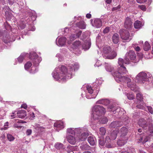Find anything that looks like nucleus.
<instances>
[{
  "mask_svg": "<svg viewBox=\"0 0 153 153\" xmlns=\"http://www.w3.org/2000/svg\"><path fill=\"white\" fill-rule=\"evenodd\" d=\"M92 115L94 119H99L105 112V108L99 105L94 106L92 109Z\"/></svg>",
  "mask_w": 153,
  "mask_h": 153,
  "instance_id": "obj_2",
  "label": "nucleus"
},
{
  "mask_svg": "<svg viewBox=\"0 0 153 153\" xmlns=\"http://www.w3.org/2000/svg\"><path fill=\"white\" fill-rule=\"evenodd\" d=\"M136 98L140 102L143 101V98L142 95L139 93H138L136 94Z\"/></svg>",
  "mask_w": 153,
  "mask_h": 153,
  "instance_id": "obj_40",
  "label": "nucleus"
},
{
  "mask_svg": "<svg viewBox=\"0 0 153 153\" xmlns=\"http://www.w3.org/2000/svg\"><path fill=\"white\" fill-rule=\"evenodd\" d=\"M80 129H75L74 130H73L72 128H68L67 129V133L69 134H72V135L75 134L76 132L79 130Z\"/></svg>",
  "mask_w": 153,
  "mask_h": 153,
  "instance_id": "obj_37",
  "label": "nucleus"
},
{
  "mask_svg": "<svg viewBox=\"0 0 153 153\" xmlns=\"http://www.w3.org/2000/svg\"><path fill=\"white\" fill-rule=\"evenodd\" d=\"M36 72V69L35 67H32L31 68V70L30 71V73L32 74H34Z\"/></svg>",
  "mask_w": 153,
  "mask_h": 153,
  "instance_id": "obj_54",
  "label": "nucleus"
},
{
  "mask_svg": "<svg viewBox=\"0 0 153 153\" xmlns=\"http://www.w3.org/2000/svg\"><path fill=\"white\" fill-rule=\"evenodd\" d=\"M119 33L121 38L123 40L128 42L131 39L128 30L124 29H122L120 30Z\"/></svg>",
  "mask_w": 153,
  "mask_h": 153,
  "instance_id": "obj_6",
  "label": "nucleus"
},
{
  "mask_svg": "<svg viewBox=\"0 0 153 153\" xmlns=\"http://www.w3.org/2000/svg\"><path fill=\"white\" fill-rule=\"evenodd\" d=\"M99 143L100 145L102 146L105 144V142L103 139L102 138H100L99 140Z\"/></svg>",
  "mask_w": 153,
  "mask_h": 153,
  "instance_id": "obj_50",
  "label": "nucleus"
},
{
  "mask_svg": "<svg viewBox=\"0 0 153 153\" xmlns=\"http://www.w3.org/2000/svg\"><path fill=\"white\" fill-rule=\"evenodd\" d=\"M121 8L120 6L119 5L116 7H113L112 8V11L120 9Z\"/></svg>",
  "mask_w": 153,
  "mask_h": 153,
  "instance_id": "obj_57",
  "label": "nucleus"
},
{
  "mask_svg": "<svg viewBox=\"0 0 153 153\" xmlns=\"http://www.w3.org/2000/svg\"><path fill=\"white\" fill-rule=\"evenodd\" d=\"M148 140V137H146L145 138H144L143 140V141L142 143L143 144L145 143L146 142H147Z\"/></svg>",
  "mask_w": 153,
  "mask_h": 153,
  "instance_id": "obj_61",
  "label": "nucleus"
},
{
  "mask_svg": "<svg viewBox=\"0 0 153 153\" xmlns=\"http://www.w3.org/2000/svg\"><path fill=\"white\" fill-rule=\"evenodd\" d=\"M139 126L142 127L144 130H146L149 128L150 132H153V127L149 126L148 123L144 119L141 118L139 119L138 122Z\"/></svg>",
  "mask_w": 153,
  "mask_h": 153,
  "instance_id": "obj_5",
  "label": "nucleus"
},
{
  "mask_svg": "<svg viewBox=\"0 0 153 153\" xmlns=\"http://www.w3.org/2000/svg\"><path fill=\"white\" fill-rule=\"evenodd\" d=\"M128 73L126 68L124 66H120L118 68V71L112 73V75L114 77L116 80L118 82L117 79L119 78L120 75L122 76V74H126Z\"/></svg>",
  "mask_w": 153,
  "mask_h": 153,
  "instance_id": "obj_4",
  "label": "nucleus"
},
{
  "mask_svg": "<svg viewBox=\"0 0 153 153\" xmlns=\"http://www.w3.org/2000/svg\"><path fill=\"white\" fill-rule=\"evenodd\" d=\"M109 31V27H106L103 30V33H108Z\"/></svg>",
  "mask_w": 153,
  "mask_h": 153,
  "instance_id": "obj_53",
  "label": "nucleus"
},
{
  "mask_svg": "<svg viewBox=\"0 0 153 153\" xmlns=\"http://www.w3.org/2000/svg\"><path fill=\"white\" fill-rule=\"evenodd\" d=\"M55 147L57 149L63 150L64 149L63 145L60 143H56Z\"/></svg>",
  "mask_w": 153,
  "mask_h": 153,
  "instance_id": "obj_34",
  "label": "nucleus"
},
{
  "mask_svg": "<svg viewBox=\"0 0 153 153\" xmlns=\"http://www.w3.org/2000/svg\"><path fill=\"white\" fill-rule=\"evenodd\" d=\"M129 57L131 60H133L135 59L136 55L134 51H130L126 53L125 57V64H128L129 63Z\"/></svg>",
  "mask_w": 153,
  "mask_h": 153,
  "instance_id": "obj_8",
  "label": "nucleus"
},
{
  "mask_svg": "<svg viewBox=\"0 0 153 153\" xmlns=\"http://www.w3.org/2000/svg\"><path fill=\"white\" fill-rule=\"evenodd\" d=\"M91 43L89 42H85L82 45V48L85 50H87L89 49L91 46Z\"/></svg>",
  "mask_w": 153,
  "mask_h": 153,
  "instance_id": "obj_33",
  "label": "nucleus"
},
{
  "mask_svg": "<svg viewBox=\"0 0 153 153\" xmlns=\"http://www.w3.org/2000/svg\"><path fill=\"white\" fill-rule=\"evenodd\" d=\"M128 129L125 127H123L121 128L119 131V133L120 134V136L127 137L128 138L127 134L128 133Z\"/></svg>",
  "mask_w": 153,
  "mask_h": 153,
  "instance_id": "obj_14",
  "label": "nucleus"
},
{
  "mask_svg": "<svg viewBox=\"0 0 153 153\" xmlns=\"http://www.w3.org/2000/svg\"><path fill=\"white\" fill-rule=\"evenodd\" d=\"M30 58L33 59V63L35 66H37L42 60L41 58L39 57L38 55L34 52L31 54Z\"/></svg>",
  "mask_w": 153,
  "mask_h": 153,
  "instance_id": "obj_10",
  "label": "nucleus"
},
{
  "mask_svg": "<svg viewBox=\"0 0 153 153\" xmlns=\"http://www.w3.org/2000/svg\"><path fill=\"white\" fill-rule=\"evenodd\" d=\"M110 102V101L107 99H102L98 101L97 102V104H103L105 105H107Z\"/></svg>",
  "mask_w": 153,
  "mask_h": 153,
  "instance_id": "obj_28",
  "label": "nucleus"
},
{
  "mask_svg": "<svg viewBox=\"0 0 153 153\" xmlns=\"http://www.w3.org/2000/svg\"><path fill=\"white\" fill-rule=\"evenodd\" d=\"M25 24H21L20 25V27L21 29H24L25 27Z\"/></svg>",
  "mask_w": 153,
  "mask_h": 153,
  "instance_id": "obj_59",
  "label": "nucleus"
},
{
  "mask_svg": "<svg viewBox=\"0 0 153 153\" xmlns=\"http://www.w3.org/2000/svg\"><path fill=\"white\" fill-rule=\"evenodd\" d=\"M117 55V52L115 51H113L111 52L110 55L107 56L104 55L103 57L105 59H113Z\"/></svg>",
  "mask_w": 153,
  "mask_h": 153,
  "instance_id": "obj_18",
  "label": "nucleus"
},
{
  "mask_svg": "<svg viewBox=\"0 0 153 153\" xmlns=\"http://www.w3.org/2000/svg\"><path fill=\"white\" fill-rule=\"evenodd\" d=\"M111 51L110 47L108 46H104L103 48L102 52L103 54H108Z\"/></svg>",
  "mask_w": 153,
  "mask_h": 153,
  "instance_id": "obj_22",
  "label": "nucleus"
},
{
  "mask_svg": "<svg viewBox=\"0 0 153 153\" xmlns=\"http://www.w3.org/2000/svg\"><path fill=\"white\" fill-rule=\"evenodd\" d=\"M36 128L37 130H38V131H42L44 130V128L42 127H40V126L39 125H38Z\"/></svg>",
  "mask_w": 153,
  "mask_h": 153,
  "instance_id": "obj_52",
  "label": "nucleus"
},
{
  "mask_svg": "<svg viewBox=\"0 0 153 153\" xmlns=\"http://www.w3.org/2000/svg\"><path fill=\"white\" fill-rule=\"evenodd\" d=\"M27 107V106L26 104H24L22 105L21 107L25 109H26Z\"/></svg>",
  "mask_w": 153,
  "mask_h": 153,
  "instance_id": "obj_63",
  "label": "nucleus"
},
{
  "mask_svg": "<svg viewBox=\"0 0 153 153\" xmlns=\"http://www.w3.org/2000/svg\"><path fill=\"white\" fill-rule=\"evenodd\" d=\"M146 106V104L142 101L137 104V105L135 106V107L137 108L143 110H144L145 107Z\"/></svg>",
  "mask_w": 153,
  "mask_h": 153,
  "instance_id": "obj_24",
  "label": "nucleus"
},
{
  "mask_svg": "<svg viewBox=\"0 0 153 153\" xmlns=\"http://www.w3.org/2000/svg\"><path fill=\"white\" fill-rule=\"evenodd\" d=\"M32 65V64L30 62H28L25 65V68L26 70H27L29 68L31 67Z\"/></svg>",
  "mask_w": 153,
  "mask_h": 153,
  "instance_id": "obj_43",
  "label": "nucleus"
},
{
  "mask_svg": "<svg viewBox=\"0 0 153 153\" xmlns=\"http://www.w3.org/2000/svg\"><path fill=\"white\" fill-rule=\"evenodd\" d=\"M81 45V42L79 41H76L72 44V48L75 49L78 48Z\"/></svg>",
  "mask_w": 153,
  "mask_h": 153,
  "instance_id": "obj_36",
  "label": "nucleus"
},
{
  "mask_svg": "<svg viewBox=\"0 0 153 153\" xmlns=\"http://www.w3.org/2000/svg\"><path fill=\"white\" fill-rule=\"evenodd\" d=\"M108 119L106 117H103L99 120L100 122L102 124H105L108 121Z\"/></svg>",
  "mask_w": 153,
  "mask_h": 153,
  "instance_id": "obj_39",
  "label": "nucleus"
},
{
  "mask_svg": "<svg viewBox=\"0 0 153 153\" xmlns=\"http://www.w3.org/2000/svg\"><path fill=\"white\" fill-rule=\"evenodd\" d=\"M77 38L75 34H72L71 35L70 37V41H72Z\"/></svg>",
  "mask_w": 153,
  "mask_h": 153,
  "instance_id": "obj_48",
  "label": "nucleus"
},
{
  "mask_svg": "<svg viewBox=\"0 0 153 153\" xmlns=\"http://www.w3.org/2000/svg\"><path fill=\"white\" fill-rule=\"evenodd\" d=\"M32 130L31 129H27L26 131V134L27 135H30L32 133Z\"/></svg>",
  "mask_w": 153,
  "mask_h": 153,
  "instance_id": "obj_56",
  "label": "nucleus"
},
{
  "mask_svg": "<svg viewBox=\"0 0 153 153\" xmlns=\"http://www.w3.org/2000/svg\"><path fill=\"white\" fill-rule=\"evenodd\" d=\"M93 26L96 28H99L102 26V22L100 19H94V23H92Z\"/></svg>",
  "mask_w": 153,
  "mask_h": 153,
  "instance_id": "obj_17",
  "label": "nucleus"
},
{
  "mask_svg": "<svg viewBox=\"0 0 153 153\" xmlns=\"http://www.w3.org/2000/svg\"><path fill=\"white\" fill-rule=\"evenodd\" d=\"M125 61H124L123 59L121 58H119L118 59V63L119 64V65L120 66V67L122 66H123V64L124 63H125V59H124Z\"/></svg>",
  "mask_w": 153,
  "mask_h": 153,
  "instance_id": "obj_42",
  "label": "nucleus"
},
{
  "mask_svg": "<svg viewBox=\"0 0 153 153\" xmlns=\"http://www.w3.org/2000/svg\"><path fill=\"white\" fill-rule=\"evenodd\" d=\"M119 132L118 131L116 130L112 131L111 133L110 137H109L111 140H114L116 138L117 134Z\"/></svg>",
  "mask_w": 153,
  "mask_h": 153,
  "instance_id": "obj_20",
  "label": "nucleus"
},
{
  "mask_svg": "<svg viewBox=\"0 0 153 153\" xmlns=\"http://www.w3.org/2000/svg\"><path fill=\"white\" fill-rule=\"evenodd\" d=\"M76 26L81 29H85L86 27V25L84 21H80L79 22L76 23Z\"/></svg>",
  "mask_w": 153,
  "mask_h": 153,
  "instance_id": "obj_26",
  "label": "nucleus"
},
{
  "mask_svg": "<svg viewBox=\"0 0 153 153\" xmlns=\"http://www.w3.org/2000/svg\"><path fill=\"white\" fill-rule=\"evenodd\" d=\"M88 140L91 145L93 146L95 144V141L92 136H89L88 138Z\"/></svg>",
  "mask_w": 153,
  "mask_h": 153,
  "instance_id": "obj_38",
  "label": "nucleus"
},
{
  "mask_svg": "<svg viewBox=\"0 0 153 153\" xmlns=\"http://www.w3.org/2000/svg\"><path fill=\"white\" fill-rule=\"evenodd\" d=\"M87 89L89 93L91 94L93 93V90L92 89L91 87L89 86H87Z\"/></svg>",
  "mask_w": 153,
  "mask_h": 153,
  "instance_id": "obj_49",
  "label": "nucleus"
},
{
  "mask_svg": "<svg viewBox=\"0 0 153 153\" xmlns=\"http://www.w3.org/2000/svg\"><path fill=\"white\" fill-rule=\"evenodd\" d=\"M151 46L149 43L147 42H145L144 45L143 46V48L144 51H148L150 49Z\"/></svg>",
  "mask_w": 153,
  "mask_h": 153,
  "instance_id": "obj_35",
  "label": "nucleus"
},
{
  "mask_svg": "<svg viewBox=\"0 0 153 153\" xmlns=\"http://www.w3.org/2000/svg\"><path fill=\"white\" fill-rule=\"evenodd\" d=\"M135 50L137 51H139L140 50V48L138 46L136 47L135 48Z\"/></svg>",
  "mask_w": 153,
  "mask_h": 153,
  "instance_id": "obj_64",
  "label": "nucleus"
},
{
  "mask_svg": "<svg viewBox=\"0 0 153 153\" xmlns=\"http://www.w3.org/2000/svg\"><path fill=\"white\" fill-rule=\"evenodd\" d=\"M17 114L18 117L22 119H23L26 116V112L25 110H19L18 111Z\"/></svg>",
  "mask_w": 153,
  "mask_h": 153,
  "instance_id": "obj_19",
  "label": "nucleus"
},
{
  "mask_svg": "<svg viewBox=\"0 0 153 153\" xmlns=\"http://www.w3.org/2000/svg\"><path fill=\"white\" fill-rule=\"evenodd\" d=\"M112 39L114 43L117 44L119 41V37L118 34L117 33L114 34L112 36Z\"/></svg>",
  "mask_w": 153,
  "mask_h": 153,
  "instance_id": "obj_23",
  "label": "nucleus"
},
{
  "mask_svg": "<svg viewBox=\"0 0 153 153\" xmlns=\"http://www.w3.org/2000/svg\"><path fill=\"white\" fill-rule=\"evenodd\" d=\"M77 132V137L76 139L79 141H84L87 138V137L88 136V133L86 132H83L81 133V132L80 131V129Z\"/></svg>",
  "mask_w": 153,
  "mask_h": 153,
  "instance_id": "obj_11",
  "label": "nucleus"
},
{
  "mask_svg": "<svg viewBox=\"0 0 153 153\" xmlns=\"http://www.w3.org/2000/svg\"><path fill=\"white\" fill-rule=\"evenodd\" d=\"M119 77V78L117 79V81H118L117 82L119 81L120 82H127V85L128 84H130L131 83V79L128 77L120 75Z\"/></svg>",
  "mask_w": 153,
  "mask_h": 153,
  "instance_id": "obj_15",
  "label": "nucleus"
},
{
  "mask_svg": "<svg viewBox=\"0 0 153 153\" xmlns=\"http://www.w3.org/2000/svg\"><path fill=\"white\" fill-rule=\"evenodd\" d=\"M136 1L138 3H141L146 2L147 0H136Z\"/></svg>",
  "mask_w": 153,
  "mask_h": 153,
  "instance_id": "obj_60",
  "label": "nucleus"
},
{
  "mask_svg": "<svg viewBox=\"0 0 153 153\" xmlns=\"http://www.w3.org/2000/svg\"><path fill=\"white\" fill-rule=\"evenodd\" d=\"M91 15L90 13H88L86 15V17L88 19H90L91 17Z\"/></svg>",
  "mask_w": 153,
  "mask_h": 153,
  "instance_id": "obj_62",
  "label": "nucleus"
},
{
  "mask_svg": "<svg viewBox=\"0 0 153 153\" xmlns=\"http://www.w3.org/2000/svg\"><path fill=\"white\" fill-rule=\"evenodd\" d=\"M122 122L121 121H114L112 122L109 125V127L110 128H117L120 127L123 125H126L130 121L129 120L128 118L126 116L121 117Z\"/></svg>",
  "mask_w": 153,
  "mask_h": 153,
  "instance_id": "obj_3",
  "label": "nucleus"
},
{
  "mask_svg": "<svg viewBox=\"0 0 153 153\" xmlns=\"http://www.w3.org/2000/svg\"><path fill=\"white\" fill-rule=\"evenodd\" d=\"M54 126L56 128V129L58 131H59V130L64 128L63 123L61 121L54 123Z\"/></svg>",
  "mask_w": 153,
  "mask_h": 153,
  "instance_id": "obj_16",
  "label": "nucleus"
},
{
  "mask_svg": "<svg viewBox=\"0 0 153 153\" xmlns=\"http://www.w3.org/2000/svg\"><path fill=\"white\" fill-rule=\"evenodd\" d=\"M124 27L127 29L129 30H130L133 27L132 22L131 19L128 17H127L125 20Z\"/></svg>",
  "mask_w": 153,
  "mask_h": 153,
  "instance_id": "obj_12",
  "label": "nucleus"
},
{
  "mask_svg": "<svg viewBox=\"0 0 153 153\" xmlns=\"http://www.w3.org/2000/svg\"><path fill=\"white\" fill-rule=\"evenodd\" d=\"M7 137L8 140L10 141H13L14 139V137L11 134H7Z\"/></svg>",
  "mask_w": 153,
  "mask_h": 153,
  "instance_id": "obj_46",
  "label": "nucleus"
},
{
  "mask_svg": "<svg viewBox=\"0 0 153 153\" xmlns=\"http://www.w3.org/2000/svg\"><path fill=\"white\" fill-rule=\"evenodd\" d=\"M136 78L140 82L143 83L147 80V74L143 72H141L138 74Z\"/></svg>",
  "mask_w": 153,
  "mask_h": 153,
  "instance_id": "obj_9",
  "label": "nucleus"
},
{
  "mask_svg": "<svg viewBox=\"0 0 153 153\" xmlns=\"http://www.w3.org/2000/svg\"><path fill=\"white\" fill-rule=\"evenodd\" d=\"M80 147L82 150H86L89 149V146L86 144H82Z\"/></svg>",
  "mask_w": 153,
  "mask_h": 153,
  "instance_id": "obj_41",
  "label": "nucleus"
},
{
  "mask_svg": "<svg viewBox=\"0 0 153 153\" xmlns=\"http://www.w3.org/2000/svg\"><path fill=\"white\" fill-rule=\"evenodd\" d=\"M74 150V147L70 145L67 146L65 151L67 153H74L73 151Z\"/></svg>",
  "mask_w": 153,
  "mask_h": 153,
  "instance_id": "obj_32",
  "label": "nucleus"
},
{
  "mask_svg": "<svg viewBox=\"0 0 153 153\" xmlns=\"http://www.w3.org/2000/svg\"><path fill=\"white\" fill-rule=\"evenodd\" d=\"M131 90L134 91V92L138 90V87L136 86V85L134 83H133L132 82L130 84H128V86Z\"/></svg>",
  "mask_w": 153,
  "mask_h": 153,
  "instance_id": "obj_27",
  "label": "nucleus"
},
{
  "mask_svg": "<svg viewBox=\"0 0 153 153\" xmlns=\"http://www.w3.org/2000/svg\"><path fill=\"white\" fill-rule=\"evenodd\" d=\"M108 109L109 111H112L114 113L117 111L118 114L120 116L122 114H124L125 111L123 108H120L118 106L115 105H111L108 106Z\"/></svg>",
  "mask_w": 153,
  "mask_h": 153,
  "instance_id": "obj_7",
  "label": "nucleus"
},
{
  "mask_svg": "<svg viewBox=\"0 0 153 153\" xmlns=\"http://www.w3.org/2000/svg\"><path fill=\"white\" fill-rule=\"evenodd\" d=\"M127 96L128 99L129 100H133L134 99V96L133 94H127Z\"/></svg>",
  "mask_w": 153,
  "mask_h": 153,
  "instance_id": "obj_47",
  "label": "nucleus"
},
{
  "mask_svg": "<svg viewBox=\"0 0 153 153\" xmlns=\"http://www.w3.org/2000/svg\"><path fill=\"white\" fill-rule=\"evenodd\" d=\"M128 138L121 136L119 137L118 138L117 142V144L119 146H122L124 145L127 142Z\"/></svg>",
  "mask_w": 153,
  "mask_h": 153,
  "instance_id": "obj_13",
  "label": "nucleus"
},
{
  "mask_svg": "<svg viewBox=\"0 0 153 153\" xmlns=\"http://www.w3.org/2000/svg\"><path fill=\"white\" fill-rule=\"evenodd\" d=\"M67 139L68 142L71 144H74L76 142L75 137L72 135L68 136Z\"/></svg>",
  "mask_w": 153,
  "mask_h": 153,
  "instance_id": "obj_21",
  "label": "nucleus"
},
{
  "mask_svg": "<svg viewBox=\"0 0 153 153\" xmlns=\"http://www.w3.org/2000/svg\"><path fill=\"white\" fill-rule=\"evenodd\" d=\"M139 7L141 10L143 11H145L146 10V7L145 5H140L139 6Z\"/></svg>",
  "mask_w": 153,
  "mask_h": 153,
  "instance_id": "obj_51",
  "label": "nucleus"
},
{
  "mask_svg": "<svg viewBox=\"0 0 153 153\" xmlns=\"http://www.w3.org/2000/svg\"><path fill=\"white\" fill-rule=\"evenodd\" d=\"M66 41V38L65 37L60 38L58 40V43L60 46H62L65 44Z\"/></svg>",
  "mask_w": 153,
  "mask_h": 153,
  "instance_id": "obj_31",
  "label": "nucleus"
},
{
  "mask_svg": "<svg viewBox=\"0 0 153 153\" xmlns=\"http://www.w3.org/2000/svg\"><path fill=\"white\" fill-rule=\"evenodd\" d=\"M149 111L152 114H153V111L152 107L151 106H147Z\"/></svg>",
  "mask_w": 153,
  "mask_h": 153,
  "instance_id": "obj_55",
  "label": "nucleus"
},
{
  "mask_svg": "<svg viewBox=\"0 0 153 153\" xmlns=\"http://www.w3.org/2000/svg\"><path fill=\"white\" fill-rule=\"evenodd\" d=\"M100 134L102 135H104L106 133V130L104 127H101L100 129Z\"/></svg>",
  "mask_w": 153,
  "mask_h": 153,
  "instance_id": "obj_44",
  "label": "nucleus"
},
{
  "mask_svg": "<svg viewBox=\"0 0 153 153\" xmlns=\"http://www.w3.org/2000/svg\"><path fill=\"white\" fill-rule=\"evenodd\" d=\"M105 142L107 147L108 148H112L114 147V146L110 144L111 143V140L110 139L109 136H107L105 138Z\"/></svg>",
  "mask_w": 153,
  "mask_h": 153,
  "instance_id": "obj_25",
  "label": "nucleus"
},
{
  "mask_svg": "<svg viewBox=\"0 0 153 153\" xmlns=\"http://www.w3.org/2000/svg\"><path fill=\"white\" fill-rule=\"evenodd\" d=\"M25 55L24 54H21L20 56L18 58V60L19 63H21L23 61Z\"/></svg>",
  "mask_w": 153,
  "mask_h": 153,
  "instance_id": "obj_45",
  "label": "nucleus"
},
{
  "mask_svg": "<svg viewBox=\"0 0 153 153\" xmlns=\"http://www.w3.org/2000/svg\"><path fill=\"white\" fill-rule=\"evenodd\" d=\"M71 69L70 72L68 73L67 72L66 68L63 65H59L58 68H56L53 74V77L57 80L59 79L65 80L66 78H70L71 75V71L77 70L79 67V64L75 63L73 65L69 66Z\"/></svg>",
  "mask_w": 153,
  "mask_h": 153,
  "instance_id": "obj_1",
  "label": "nucleus"
},
{
  "mask_svg": "<svg viewBox=\"0 0 153 153\" xmlns=\"http://www.w3.org/2000/svg\"><path fill=\"white\" fill-rule=\"evenodd\" d=\"M134 27L136 29H139L143 26L141 22L140 21L137 20L135 22L134 24Z\"/></svg>",
  "mask_w": 153,
  "mask_h": 153,
  "instance_id": "obj_30",
  "label": "nucleus"
},
{
  "mask_svg": "<svg viewBox=\"0 0 153 153\" xmlns=\"http://www.w3.org/2000/svg\"><path fill=\"white\" fill-rule=\"evenodd\" d=\"M105 67L106 70L108 71L112 72L114 71V68L109 64L105 63Z\"/></svg>",
  "mask_w": 153,
  "mask_h": 153,
  "instance_id": "obj_29",
  "label": "nucleus"
},
{
  "mask_svg": "<svg viewBox=\"0 0 153 153\" xmlns=\"http://www.w3.org/2000/svg\"><path fill=\"white\" fill-rule=\"evenodd\" d=\"M82 33V31L81 30H80L76 34H75V35L76 36V38H79L80 36L81 35Z\"/></svg>",
  "mask_w": 153,
  "mask_h": 153,
  "instance_id": "obj_58",
  "label": "nucleus"
}]
</instances>
